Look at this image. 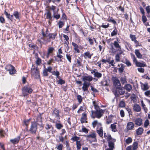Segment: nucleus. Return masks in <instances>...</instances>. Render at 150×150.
<instances>
[{"instance_id":"obj_1","label":"nucleus","mask_w":150,"mask_h":150,"mask_svg":"<svg viewBox=\"0 0 150 150\" xmlns=\"http://www.w3.org/2000/svg\"><path fill=\"white\" fill-rule=\"evenodd\" d=\"M104 111V110L101 109H99V110H96L94 112L92 110L91 116L93 119L95 117L99 119L103 115Z\"/></svg>"},{"instance_id":"obj_2","label":"nucleus","mask_w":150,"mask_h":150,"mask_svg":"<svg viewBox=\"0 0 150 150\" xmlns=\"http://www.w3.org/2000/svg\"><path fill=\"white\" fill-rule=\"evenodd\" d=\"M31 74L36 79H39L40 77L39 72L38 69L35 66L33 65L31 69Z\"/></svg>"},{"instance_id":"obj_3","label":"nucleus","mask_w":150,"mask_h":150,"mask_svg":"<svg viewBox=\"0 0 150 150\" xmlns=\"http://www.w3.org/2000/svg\"><path fill=\"white\" fill-rule=\"evenodd\" d=\"M113 92L116 97H119L120 95H123L125 93V90L123 87H117Z\"/></svg>"},{"instance_id":"obj_4","label":"nucleus","mask_w":150,"mask_h":150,"mask_svg":"<svg viewBox=\"0 0 150 150\" xmlns=\"http://www.w3.org/2000/svg\"><path fill=\"white\" fill-rule=\"evenodd\" d=\"M22 94L24 96L27 95L28 93H31L33 90L29 85H26L22 89Z\"/></svg>"},{"instance_id":"obj_5","label":"nucleus","mask_w":150,"mask_h":150,"mask_svg":"<svg viewBox=\"0 0 150 150\" xmlns=\"http://www.w3.org/2000/svg\"><path fill=\"white\" fill-rule=\"evenodd\" d=\"M37 125L38 123L37 122H32L29 131L32 134H35L36 133L37 128Z\"/></svg>"},{"instance_id":"obj_6","label":"nucleus","mask_w":150,"mask_h":150,"mask_svg":"<svg viewBox=\"0 0 150 150\" xmlns=\"http://www.w3.org/2000/svg\"><path fill=\"white\" fill-rule=\"evenodd\" d=\"M57 33H48V35H47V42H50L51 40H54L55 39V37L57 35Z\"/></svg>"},{"instance_id":"obj_7","label":"nucleus","mask_w":150,"mask_h":150,"mask_svg":"<svg viewBox=\"0 0 150 150\" xmlns=\"http://www.w3.org/2000/svg\"><path fill=\"white\" fill-rule=\"evenodd\" d=\"M92 79L93 78L91 76H84L82 77V80L84 83H90Z\"/></svg>"},{"instance_id":"obj_8","label":"nucleus","mask_w":150,"mask_h":150,"mask_svg":"<svg viewBox=\"0 0 150 150\" xmlns=\"http://www.w3.org/2000/svg\"><path fill=\"white\" fill-rule=\"evenodd\" d=\"M87 138H91L93 139V142H96V134L94 132H91L89 133V134L86 136Z\"/></svg>"},{"instance_id":"obj_9","label":"nucleus","mask_w":150,"mask_h":150,"mask_svg":"<svg viewBox=\"0 0 150 150\" xmlns=\"http://www.w3.org/2000/svg\"><path fill=\"white\" fill-rule=\"evenodd\" d=\"M136 125L138 126H141L143 124V120L140 118L136 119L134 121Z\"/></svg>"},{"instance_id":"obj_10","label":"nucleus","mask_w":150,"mask_h":150,"mask_svg":"<svg viewBox=\"0 0 150 150\" xmlns=\"http://www.w3.org/2000/svg\"><path fill=\"white\" fill-rule=\"evenodd\" d=\"M72 45L74 47V49L75 51V53H79L80 51L79 49V46L77 44L73 42H72Z\"/></svg>"},{"instance_id":"obj_11","label":"nucleus","mask_w":150,"mask_h":150,"mask_svg":"<svg viewBox=\"0 0 150 150\" xmlns=\"http://www.w3.org/2000/svg\"><path fill=\"white\" fill-rule=\"evenodd\" d=\"M38 40L40 42L41 45L43 44H45L48 42L47 41V38L43 37L41 38L40 39H38Z\"/></svg>"},{"instance_id":"obj_12","label":"nucleus","mask_w":150,"mask_h":150,"mask_svg":"<svg viewBox=\"0 0 150 150\" xmlns=\"http://www.w3.org/2000/svg\"><path fill=\"white\" fill-rule=\"evenodd\" d=\"M134 125L132 122H129L127 123V128L128 130H132L134 127Z\"/></svg>"},{"instance_id":"obj_13","label":"nucleus","mask_w":150,"mask_h":150,"mask_svg":"<svg viewBox=\"0 0 150 150\" xmlns=\"http://www.w3.org/2000/svg\"><path fill=\"white\" fill-rule=\"evenodd\" d=\"M90 85V83H84L83 84V86L82 87L83 91L85 92L88 91V88Z\"/></svg>"},{"instance_id":"obj_14","label":"nucleus","mask_w":150,"mask_h":150,"mask_svg":"<svg viewBox=\"0 0 150 150\" xmlns=\"http://www.w3.org/2000/svg\"><path fill=\"white\" fill-rule=\"evenodd\" d=\"M97 132L100 137H102L103 135V128L102 126L97 128Z\"/></svg>"},{"instance_id":"obj_15","label":"nucleus","mask_w":150,"mask_h":150,"mask_svg":"<svg viewBox=\"0 0 150 150\" xmlns=\"http://www.w3.org/2000/svg\"><path fill=\"white\" fill-rule=\"evenodd\" d=\"M115 141L116 140H113L108 142V146L109 147V148L113 149L114 148V143Z\"/></svg>"},{"instance_id":"obj_16","label":"nucleus","mask_w":150,"mask_h":150,"mask_svg":"<svg viewBox=\"0 0 150 150\" xmlns=\"http://www.w3.org/2000/svg\"><path fill=\"white\" fill-rule=\"evenodd\" d=\"M133 110L136 112H139L141 111V108L138 104H135L133 106Z\"/></svg>"},{"instance_id":"obj_17","label":"nucleus","mask_w":150,"mask_h":150,"mask_svg":"<svg viewBox=\"0 0 150 150\" xmlns=\"http://www.w3.org/2000/svg\"><path fill=\"white\" fill-rule=\"evenodd\" d=\"M113 83L114 86H115L116 88L117 87H119L120 86L121 84L119 80L115 78L113 81Z\"/></svg>"},{"instance_id":"obj_18","label":"nucleus","mask_w":150,"mask_h":150,"mask_svg":"<svg viewBox=\"0 0 150 150\" xmlns=\"http://www.w3.org/2000/svg\"><path fill=\"white\" fill-rule=\"evenodd\" d=\"M52 115L53 116L57 117V118H59V110L55 109L53 111V112L52 113Z\"/></svg>"},{"instance_id":"obj_19","label":"nucleus","mask_w":150,"mask_h":150,"mask_svg":"<svg viewBox=\"0 0 150 150\" xmlns=\"http://www.w3.org/2000/svg\"><path fill=\"white\" fill-rule=\"evenodd\" d=\"M92 73H94L93 74L94 77H96L98 78H100L102 77V74L98 71H96L95 70H94L91 72Z\"/></svg>"},{"instance_id":"obj_20","label":"nucleus","mask_w":150,"mask_h":150,"mask_svg":"<svg viewBox=\"0 0 150 150\" xmlns=\"http://www.w3.org/2000/svg\"><path fill=\"white\" fill-rule=\"evenodd\" d=\"M92 125L93 126V127L94 128L96 126H97V127H100L102 126L101 124L100 123L98 122V121L96 120L94 121L92 123Z\"/></svg>"},{"instance_id":"obj_21","label":"nucleus","mask_w":150,"mask_h":150,"mask_svg":"<svg viewBox=\"0 0 150 150\" xmlns=\"http://www.w3.org/2000/svg\"><path fill=\"white\" fill-rule=\"evenodd\" d=\"M144 129L142 127H139L136 131V134L137 135H141L143 132Z\"/></svg>"},{"instance_id":"obj_22","label":"nucleus","mask_w":150,"mask_h":150,"mask_svg":"<svg viewBox=\"0 0 150 150\" xmlns=\"http://www.w3.org/2000/svg\"><path fill=\"white\" fill-rule=\"evenodd\" d=\"M86 114V113H83L82 114V117L81 119V121L82 123L86 122L87 120Z\"/></svg>"},{"instance_id":"obj_23","label":"nucleus","mask_w":150,"mask_h":150,"mask_svg":"<svg viewBox=\"0 0 150 150\" xmlns=\"http://www.w3.org/2000/svg\"><path fill=\"white\" fill-rule=\"evenodd\" d=\"M93 55V54H90L89 52L87 51L84 53L83 57L85 59L88 58L90 59Z\"/></svg>"},{"instance_id":"obj_24","label":"nucleus","mask_w":150,"mask_h":150,"mask_svg":"<svg viewBox=\"0 0 150 150\" xmlns=\"http://www.w3.org/2000/svg\"><path fill=\"white\" fill-rule=\"evenodd\" d=\"M4 14L6 16L7 18L10 19L11 21H13V15H11L10 14L8 13L6 11L4 12Z\"/></svg>"},{"instance_id":"obj_25","label":"nucleus","mask_w":150,"mask_h":150,"mask_svg":"<svg viewBox=\"0 0 150 150\" xmlns=\"http://www.w3.org/2000/svg\"><path fill=\"white\" fill-rule=\"evenodd\" d=\"M13 16H14L16 19L19 20L20 14L18 11H15L13 12Z\"/></svg>"},{"instance_id":"obj_26","label":"nucleus","mask_w":150,"mask_h":150,"mask_svg":"<svg viewBox=\"0 0 150 150\" xmlns=\"http://www.w3.org/2000/svg\"><path fill=\"white\" fill-rule=\"evenodd\" d=\"M130 37L132 41L134 42L135 44L138 45L139 44L138 42L136 40V37L135 35L131 34L130 35Z\"/></svg>"},{"instance_id":"obj_27","label":"nucleus","mask_w":150,"mask_h":150,"mask_svg":"<svg viewBox=\"0 0 150 150\" xmlns=\"http://www.w3.org/2000/svg\"><path fill=\"white\" fill-rule=\"evenodd\" d=\"M132 86L130 84H127L124 86V89L128 92H129L132 89Z\"/></svg>"},{"instance_id":"obj_28","label":"nucleus","mask_w":150,"mask_h":150,"mask_svg":"<svg viewBox=\"0 0 150 150\" xmlns=\"http://www.w3.org/2000/svg\"><path fill=\"white\" fill-rule=\"evenodd\" d=\"M135 53L137 57L139 59H141L142 58V55L140 53L138 49L135 50Z\"/></svg>"},{"instance_id":"obj_29","label":"nucleus","mask_w":150,"mask_h":150,"mask_svg":"<svg viewBox=\"0 0 150 150\" xmlns=\"http://www.w3.org/2000/svg\"><path fill=\"white\" fill-rule=\"evenodd\" d=\"M20 139V137H18L14 139L10 140V142L13 144H16L18 143Z\"/></svg>"},{"instance_id":"obj_30","label":"nucleus","mask_w":150,"mask_h":150,"mask_svg":"<svg viewBox=\"0 0 150 150\" xmlns=\"http://www.w3.org/2000/svg\"><path fill=\"white\" fill-rule=\"evenodd\" d=\"M141 87L142 89L144 91L147 90L149 88V87L147 83L143 84Z\"/></svg>"},{"instance_id":"obj_31","label":"nucleus","mask_w":150,"mask_h":150,"mask_svg":"<svg viewBox=\"0 0 150 150\" xmlns=\"http://www.w3.org/2000/svg\"><path fill=\"white\" fill-rule=\"evenodd\" d=\"M80 139V137H78L76 136H73L71 138V140H73V141L76 142H79V141Z\"/></svg>"},{"instance_id":"obj_32","label":"nucleus","mask_w":150,"mask_h":150,"mask_svg":"<svg viewBox=\"0 0 150 150\" xmlns=\"http://www.w3.org/2000/svg\"><path fill=\"white\" fill-rule=\"evenodd\" d=\"M45 128L47 130L49 129L52 131L53 129V127L51 125L48 124L46 125Z\"/></svg>"},{"instance_id":"obj_33","label":"nucleus","mask_w":150,"mask_h":150,"mask_svg":"<svg viewBox=\"0 0 150 150\" xmlns=\"http://www.w3.org/2000/svg\"><path fill=\"white\" fill-rule=\"evenodd\" d=\"M51 73L53 75H55V76H56L57 77L58 79H59V78H60V77L59 76V73L58 71H54L52 72Z\"/></svg>"},{"instance_id":"obj_34","label":"nucleus","mask_w":150,"mask_h":150,"mask_svg":"<svg viewBox=\"0 0 150 150\" xmlns=\"http://www.w3.org/2000/svg\"><path fill=\"white\" fill-rule=\"evenodd\" d=\"M117 41H114L113 44L115 47L117 48H120V46L119 45L118 42V39L117 38Z\"/></svg>"},{"instance_id":"obj_35","label":"nucleus","mask_w":150,"mask_h":150,"mask_svg":"<svg viewBox=\"0 0 150 150\" xmlns=\"http://www.w3.org/2000/svg\"><path fill=\"white\" fill-rule=\"evenodd\" d=\"M116 125L114 124H112L110 126V127L112 132H115L117 131L116 128Z\"/></svg>"},{"instance_id":"obj_36","label":"nucleus","mask_w":150,"mask_h":150,"mask_svg":"<svg viewBox=\"0 0 150 150\" xmlns=\"http://www.w3.org/2000/svg\"><path fill=\"white\" fill-rule=\"evenodd\" d=\"M120 67L118 68L119 71L120 72L122 73V72L124 69L125 65L122 64H120Z\"/></svg>"},{"instance_id":"obj_37","label":"nucleus","mask_w":150,"mask_h":150,"mask_svg":"<svg viewBox=\"0 0 150 150\" xmlns=\"http://www.w3.org/2000/svg\"><path fill=\"white\" fill-rule=\"evenodd\" d=\"M50 9L53 11V13H54L55 12H57L58 10V8L57 9L56 7L53 6H52L50 7Z\"/></svg>"},{"instance_id":"obj_38","label":"nucleus","mask_w":150,"mask_h":150,"mask_svg":"<svg viewBox=\"0 0 150 150\" xmlns=\"http://www.w3.org/2000/svg\"><path fill=\"white\" fill-rule=\"evenodd\" d=\"M135 64L137 66L141 67H145L146 66V65L144 63H141L140 62H138L137 61L136 62Z\"/></svg>"},{"instance_id":"obj_39","label":"nucleus","mask_w":150,"mask_h":150,"mask_svg":"<svg viewBox=\"0 0 150 150\" xmlns=\"http://www.w3.org/2000/svg\"><path fill=\"white\" fill-rule=\"evenodd\" d=\"M65 46V52H67L69 50V47L68 46L69 44V42H65L64 43Z\"/></svg>"},{"instance_id":"obj_40","label":"nucleus","mask_w":150,"mask_h":150,"mask_svg":"<svg viewBox=\"0 0 150 150\" xmlns=\"http://www.w3.org/2000/svg\"><path fill=\"white\" fill-rule=\"evenodd\" d=\"M63 147L62 144H59L56 146V148H57L58 150H62Z\"/></svg>"},{"instance_id":"obj_41","label":"nucleus","mask_w":150,"mask_h":150,"mask_svg":"<svg viewBox=\"0 0 150 150\" xmlns=\"http://www.w3.org/2000/svg\"><path fill=\"white\" fill-rule=\"evenodd\" d=\"M13 68V66L11 64L7 65L5 68L6 70L8 71H10L11 69H12Z\"/></svg>"},{"instance_id":"obj_42","label":"nucleus","mask_w":150,"mask_h":150,"mask_svg":"<svg viewBox=\"0 0 150 150\" xmlns=\"http://www.w3.org/2000/svg\"><path fill=\"white\" fill-rule=\"evenodd\" d=\"M54 49L52 47H50L48 48V52L47 53V55L48 56L54 50Z\"/></svg>"},{"instance_id":"obj_43","label":"nucleus","mask_w":150,"mask_h":150,"mask_svg":"<svg viewBox=\"0 0 150 150\" xmlns=\"http://www.w3.org/2000/svg\"><path fill=\"white\" fill-rule=\"evenodd\" d=\"M76 145L77 150H79L81 148V144L80 141L76 142Z\"/></svg>"},{"instance_id":"obj_44","label":"nucleus","mask_w":150,"mask_h":150,"mask_svg":"<svg viewBox=\"0 0 150 150\" xmlns=\"http://www.w3.org/2000/svg\"><path fill=\"white\" fill-rule=\"evenodd\" d=\"M93 104L94 107L95 109L96 110H99V109H100L99 108V106H98L96 104V102L94 101H93Z\"/></svg>"},{"instance_id":"obj_45","label":"nucleus","mask_w":150,"mask_h":150,"mask_svg":"<svg viewBox=\"0 0 150 150\" xmlns=\"http://www.w3.org/2000/svg\"><path fill=\"white\" fill-rule=\"evenodd\" d=\"M56 127L58 129H60L63 127L62 125L60 123H56L55 125Z\"/></svg>"},{"instance_id":"obj_46","label":"nucleus","mask_w":150,"mask_h":150,"mask_svg":"<svg viewBox=\"0 0 150 150\" xmlns=\"http://www.w3.org/2000/svg\"><path fill=\"white\" fill-rule=\"evenodd\" d=\"M117 32L116 28L114 29V30L111 33V35L112 36H113L117 34Z\"/></svg>"},{"instance_id":"obj_47","label":"nucleus","mask_w":150,"mask_h":150,"mask_svg":"<svg viewBox=\"0 0 150 150\" xmlns=\"http://www.w3.org/2000/svg\"><path fill=\"white\" fill-rule=\"evenodd\" d=\"M132 139L131 137H128L125 140V142L127 144H129L132 142Z\"/></svg>"},{"instance_id":"obj_48","label":"nucleus","mask_w":150,"mask_h":150,"mask_svg":"<svg viewBox=\"0 0 150 150\" xmlns=\"http://www.w3.org/2000/svg\"><path fill=\"white\" fill-rule=\"evenodd\" d=\"M112 118L111 117L109 116L107 119L106 124H109L112 121Z\"/></svg>"},{"instance_id":"obj_49","label":"nucleus","mask_w":150,"mask_h":150,"mask_svg":"<svg viewBox=\"0 0 150 150\" xmlns=\"http://www.w3.org/2000/svg\"><path fill=\"white\" fill-rule=\"evenodd\" d=\"M53 17L55 18L57 20L59 19L60 17V15L59 14L57 13L56 12L53 13Z\"/></svg>"},{"instance_id":"obj_50","label":"nucleus","mask_w":150,"mask_h":150,"mask_svg":"<svg viewBox=\"0 0 150 150\" xmlns=\"http://www.w3.org/2000/svg\"><path fill=\"white\" fill-rule=\"evenodd\" d=\"M59 79V80L57 81L58 84L62 85L65 83L64 81L60 78Z\"/></svg>"},{"instance_id":"obj_51","label":"nucleus","mask_w":150,"mask_h":150,"mask_svg":"<svg viewBox=\"0 0 150 150\" xmlns=\"http://www.w3.org/2000/svg\"><path fill=\"white\" fill-rule=\"evenodd\" d=\"M138 143L137 142H134L133 144V150H135L138 148Z\"/></svg>"},{"instance_id":"obj_52","label":"nucleus","mask_w":150,"mask_h":150,"mask_svg":"<svg viewBox=\"0 0 150 150\" xmlns=\"http://www.w3.org/2000/svg\"><path fill=\"white\" fill-rule=\"evenodd\" d=\"M66 56L67 58V59L68 60V61H69V62L70 63H71V56L69 54H66Z\"/></svg>"},{"instance_id":"obj_53","label":"nucleus","mask_w":150,"mask_h":150,"mask_svg":"<svg viewBox=\"0 0 150 150\" xmlns=\"http://www.w3.org/2000/svg\"><path fill=\"white\" fill-rule=\"evenodd\" d=\"M47 18L50 20H51L52 19V17L51 13L50 11H48L47 13Z\"/></svg>"},{"instance_id":"obj_54","label":"nucleus","mask_w":150,"mask_h":150,"mask_svg":"<svg viewBox=\"0 0 150 150\" xmlns=\"http://www.w3.org/2000/svg\"><path fill=\"white\" fill-rule=\"evenodd\" d=\"M149 120L148 119H146L144 122V126L145 127H146L149 125Z\"/></svg>"},{"instance_id":"obj_55","label":"nucleus","mask_w":150,"mask_h":150,"mask_svg":"<svg viewBox=\"0 0 150 150\" xmlns=\"http://www.w3.org/2000/svg\"><path fill=\"white\" fill-rule=\"evenodd\" d=\"M120 81L122 84H124L127 82L126 79L124 77H121L120 79Z\"/></svg>"},{"instance_id":"obj_56","label":"nucleus","mask_w":150,"mask_h":150,"mask_svg":"<svg viewBox=\"0 0 150 150\" xmlns=\"http://www.w3.org/2000/svg\"><path fill=\"white\" fill-rule=\"evenodd\" d=\"M58 24L59 25V28H61L64 25V23L61 21H59L58 23Z\"/></svg>"},{"instance_id":"obj_57","label":"nucleus","mask_w":150,"mask_h":150,"mask_svg":"<svg viewBox=\"0 0 150 150\" xmlns=\"http://www.w3.org/2000/svg\"><path fill=\"white\" fill-rule=\"evenodd\" d=\"M142 20L143 23H145L147 21V19L146 16L144 15H143L142 17Z\"/></svg>"},{"instance_id":"obj_58","label":"nucleus","mask_w":150,"mask_h":150,"mask_svg":"<svg viewBox=\"0 0 150 150\" xmlns=\"http://www.w3.org/2000/svg\"><path fill=\"white\" fill-rule=\"evenodd\" d=\"M115 60L116 62H120V57L119 55L117 54L115 56Z\"/></svg>"},{"instance_id":"obj_59","label":"nucleus","mask_w":150,"mask_h":150,"mask_svg":"<svg viewBox=\"0 0 150 150\" xmlns=\"http://www.w3.org/2000/svg\"><path fill=\"white\" fill-rule=\"evenodd\" d=\"M106 139L108 142L109 141L112 140H115V139H112L110 135V134L108 135V137H107V138H106Z\"/></svg>"},{"instance_id":"obj_60","label":"nucleus","mask_w":150,"mask_h":150,"mask_svg":"<svg viewBox=\"0 0 150 150\" xmlns=\"http://www.w3.org/2000/svg\"><path fill=\"white\" fill-rule=\"evenodd\" d=\"M125 102L123 101H121L120 102L119 104V106L120 107H124L125 106Z\"/></svg>"},{"instance_id":"obj_61","label":"nucleus","mask_w":150,"mask_h":150,"mask_svg":"<svg viewBox=\"0 0 150 150\" xmlns=\"http://www.w3.org/2000/svg\"><path fill=\"white\" fill-rule=\"evenodd\" d=\"M29 47L33 48V49H36L37 48V47L35 46V45H34L33 44V43H30V44L29 45Z\"/></svg>"},{"instance_id":"obj_62","label":"nucleus","mask_w":150,"mask_h":150,"mask_svg":"<svg viewBox=\"0 0 150 150\" xmlns=\"http://www.w3.org/2000/svg\"><path fill=\"white\" fill-rule=\"evenodd\" d=\"M142 108L143 109L144 112L145 113H147L148 111V109L146 107V105L145 104L142 106Z\"/></svg>"},{"instance_id":"obj_63","label":"nucleus","mask_w":150,"mask_h":150,"mask_svg":"<svg viewBox=\"0 0 150 150\" xmlns=\"http://www.w3.org/2000/svg\"><path fill=\"white\" fill-rule=\"evenodd\" d=\"M77 99L78 100L79 102V103H81L82 101V97L80 95H78L77 96Z\"/></svg>"},{"instance_id":"obj_64","label":"nucleus","mask_w":150,"mask_h":150,"mask_svg":"<svg viewBox=\"0 0 150 150\" xmlns=\"http://www.w3.org/2000/svg\"><path fill=\"white\" fill-rule=\"evenodd\" d=\"M16 70L14 69V67H13V68L12 69H11L10 71H9V73L11 74H14L16 72Z\"/></svg>"}]
</instances>
